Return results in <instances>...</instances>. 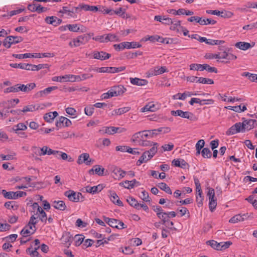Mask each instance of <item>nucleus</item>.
I'll return each instance as SVG.
<instances>
[{
  "label": "nucleus",
  "mask_w": 257,
  "mask_h": 257,
  "mask_svg": "<svg viewBox=\"0 0 257 257\" xmlns=\"http://www.w3.org/2000/svg\"><path fill=\"white\" fill-rule=\"evenodd\" d=\"M60 155L61 156V159L64 160H66L68 159V161L69 162H72L74 161V159L72 157H68L67 154L65 153L61 152Z\"/></svg>",
  "instance_id": "61"
},
{
  "label": "nucleus",
  "mask_w": 257,
  "mask_h": 257,
  "mask_svg": "<svg viewBox=\"0 0 257 257\" xmlns=\"http://www.w3.org/2000/svg\"><path fill=\"white\" fill-rule=\"evenodd\" d=\"M204 65L205 64H196V63H193V64H191L190 65V69L191 70H197V71H202L204 70V68L203 67H204Z\"/></svg>",
  "instance_id": "34"
},
{
  "label": "nucleus",
  "mask_w": 257,
  "mask_h": 257,
  "mask_svg": "<svg viewBox=\"0 0 257 257\" xmlns=\"http://www.w3.org/2000/svg\"><path fill=\"white\" fill-rule=\"evenodd\" d=\"M235 46L242 50H246L252 46L250 43L245 42H238L235 44Z\"/></svg>",
  "instance_id": "20"
},
{
  "label": "nucleus",
  "mask_w": 257,
  "mask_h": 257,
  "mask_svg": "<svg viewBox=\"0 0 257 257\" xmlns=\"http://www.w3.org/2000/svg\"><path fill=\"white\" fill-rule=\"evenodd\" d=\"M61 240L63 243L69 247L72 242V235L69 232H65L62 235Z\"/></svg>",
  "instance_id": "14"
},
{
  "label": "nucleus",
  "mask_w": 257,
  "mask_h": 257,
  "mask_svg": "<svg viewBox=\"0 0 257 257\" xmlns=\"http://www.w3.org/2000/svg\"><path fill=\"white\" fill-rule=\"evenodd\" d=\"M224 42H225L223 40L209 39L208 44L210 45H220L221 44L224 43Z\"/></svg>",
  "instance_id": "55"
},
{
  "label": "nucleus",
  "mask_w": 257,
  "mask_h": 257,
  "mask_svg": "<svg viewBox=\"0 0 257 257\" xmlns=\"http://www.w3.org/2000/svg\"><path fill=\"white\" fill-rule=\"evenodd\" d=\"M152 143L154 144V143L145 140L144 139H140L139 141V145L144 147L151 146Z\"/></svg>",
  "instance_id": "59"
},
{
  "label": "nucleus",
  "mask_w": 257,
  "mask_h": 257,
  "mask_svg": "<svg viewBox=\"0 0 257 257\" xmlns=\"http://www.w3.org/2000/svg\"><path fill=\"white\" fill-rule=\"evenodd\" d=\"M126 201L131 206L134 207V208L138 210L140 209V204L138 203V201L135 198L132 196H129L127 198Z\"/></svg>",
  "instance_id": "24"
},
{
  "label": "nucleus",
  "mask_w": 257,
  "mask_h": 257,
  "mask_svg": "<svg viewBox=\"0 0 257 257\" xmlns=\"http://www.w3.org/2000/svg\"><path fill=\"white\" fill-rule=\"evenodd\" d=\"M12 38H14L12 36H8L3 41V45L7 48H10L12 44H15L21 42L23 41L22 37L15 38L17 40L15 42H12Z\"/></svg>",
  "instance_id": "6"
},
{
  "label": "nucleus",
  "mask_w": 257,
  "mask_h": 257,
  "mask_svg": "<svg viewBox=\"0 0 257 257\" xmlns=\"http://www.w3.org/2000/svg\"><path fill=\"white\" fill-rule=\"evenodd\" d=\"M75 245L79 246L83 242L84 240V237L81 234H77L75 236Z\"/></svg>",
  "instance_id": "45"
},
{
  "label": "nucleus",
  "mask_w": 257,
  "mask_h": 257,
  "mask_svg": "<svg viewBox=\"0 0 257 257\" xmlns=\"http://www.w3.org/2000/svg\"><path fill=\"white\" fill-rule=\"evenodd\" d=\"M79 9L78 7H74L71 10L68 9L67 7H63L62 10L59 11L60 13H65L70 17H73V14L77 12V10Z\"/></svg>",
  "instance_id": "19"
},
{
  "label": "nucleus",
  "mask_w": 257,
  "mask_h": 257,
  "mask_svg": "<svg viewBox=\"0 0 257 257\" xmlns=\"http://www.w3.org/2000/svg\"><path fill=\"white\" fill-rule=\"evenodd\" d=\"M154 211L156 212L157 215L159 218V216L162 215L164 212L162 207L160 206H156L154 207Z\"/></svg>",
  "instance_id": "60"
},
{
  "label": "nucleus",
  "mask_w": 257,
  "mask_h": 257,
  "mask_svg": "<svg viewBox=\"0 0 257 257\" xmlns=\"http://www.w3.org/2000/svg\"><path fill=\"white\" fill-rule=\"evenodd\" d=\"M124 183L127 184V186H123V187L126 189L133 188L136 185L139 186L140 185L139 182L137 181L136 179L131 181L125 180Z\"/></svg>",
  "instance_id": "26"
},
{
  "label": "nucleus",
  "mask_w": 257,
  "mask_h": 257,
  "mask_svg": "<svg viewBox=\"0 0 257 257\" xmlns=\"http://www.w3.org/2000/svg\"><path fill=\"white\" fill-rule=\"evenodd\" d=\"M76 76V80L77 81L79 79L81 80H84L86 79H88L89 78H91L93 77V75L91 74H82L81 76Z\"/></svg>",
  "instance_id": "56"
},
{
  "label": "nucleus",
  "mask_w": 257,
  "mask_h": 257,
  "mask_svg": "<svg viewBox=\"0 0 257 257\" xmlns=\"http://www.w3.org/2000/svg\"><path fill=\"white\" fill-rule=\"evenodd\" d=\"M36 230V229L35 228L34 230H33V232L31 233L29 229L25 226V227L21 230L20 234L23 236H26V235H28V234H33L34 233Z\"/></svg>",
  "instance_id": "52"
},
{
  "label": "nucleus",
  "mask_w": 257,
  "mask_h": 257,
  "mask_svg": "<svg viewBox=\"0 0 257 257\" xmlns=\"http://www.w3.org/2000/svg\"><path fill=\"white\" fill-rule=\"evenodd\" d=\"M158 143H154L153 147L149 150L145 151L137 162L136 165L140 166L143 163H146L151 159L157 152Z\"/></svg>",
  "instance_id": "1"
},
{
  "label": "nucleus",
  "mask_w": 257,
  "mask_h": 257,
  "mask_svg": "<svg viewBox=\"0 0 257 257\" xmlns=\"http://www.w3.org/2000/svg\"><path fill=\"white\" fill-rule=\"evenodd\" d=\"M65 196L67 197L69 200L74 202H78V198H77V193L73 190L67 191L64 193Z\"/></svg>",
  "instance_id": "16"
},
{
  "label": "nucleus",
  "mask_w": 257,
  "mask_h": 257,
  "mask_svg": "<svg viewBox=\"0 0 257 257\" xmlns=\"http://www.w3.org/2000/svg\"><path fill=\"white\" fill-rule=\"evenodd\" d=\"M158 186L160 189L163 190L167 193L169 194H172V192L171 191V189L165 183H160L158 185Z\"/></svg>",
  "instance_id": "29"
},
{
  "label": "nucleus",
  "mask_w": 257,
  "mask_h": 257,
  "mask_svg": "<svg viewBox=\"0 0 257 257\" xmlns=\"http://www.w3.org/2000/svg\"><path fill=\"white\" fill-rule=\"evenodd\" d=\"M71 124V121L68 118L64 116H61L59 120L56 122V125L57 127L69 126Z\"/></svg>",
  "instance_id": "11"
},
{
  "label": "nucleus",
  "mask_w": 257,
  "mask_h": 257,
  "mask_svg": "<svg viewBox=\"0 0 257 257\" xmlns=\"http://www.w3.org/2000/svg\"><path fill=\"white\" fill-rule=\"evenodd\" d=\"M110 198L111 201L119 206H123L122 202L119 200L118 195L114 191H110Z\"/></svg>",
  "instance_id": "15"
},
{
  "label": "nucleus",
  "mask_w": 257,
  "mask_h": 257,
  "mask_svg": "<svg viewBox=\"0 0 257 257\" xmlns=\"http://www.w3.org/2000/svg\"><path fill=\"white\" fill-rule=\"evenodd\" d=\"M196 83L213 84H214V81L211 79L204 77H198V80L196 81Z\"/></svg>",
  "instance_id": "36"
},
{
  "label": "nucleus",
  "mask_w": 257,
  "mask_h": 257,
  "mask_svg": "<svg viewBox=\"0 0 257 257\" xmlns=\"http://www.w3.org/2000/svg\"><path fill=\"white\" fill-rule=\"evenodd\" d=\"M2 194L4 195L5 198L8 199H16L17 195L16 192L9 191L7 192L6 190H2Z\"/></svg>",
  "instance_id": "22"
},
{
  "label": "nucleus",
  "mask_w": 257,
  "mask_h": 257,
  "mask_svg": "<svg viewBox=\"0 0 257 257\" xmlns=\"http://www.w3.org/2000/svg\"><path fill=\"white\" fill-rule=\"evenodd\" d=\"M125 45L126 48L127 49H131V48H140L142 47V45L140 44L139 43L136 42H125Z\"/></svg>",
  "instance_id": "37"
},
{
  "label": "nucleus",
  "mask_w": 257,
  "mask_h": 257,
  "mask_svg": "<svg viewBox=\"0 0 257 257\" xmlns=\"http://www.w3.org/2000/svg\"><path fill=\"white\" fill-rule=\"evenodd\" d=\"M56 17L55 16L47 17L45 19L46 23L48 24H51L54 26H56Z\"/></svg>",
  "instance_id": "48"
},
{
  "label": "nucleus",
  "mask_w": 257,
  "mask_h": 257,
  "mask_svg": "<svg viewBox=\"0 0 257 257\" xmlns=\"http://www.w3.org/2000/svg\"><path fill=\"white\" fill-rule=\"evenodd\" d=\"M131 83L133 85L137 86H144L148 83V81L146 79H140L139 78H130Z\"/></svg>",
  "instance_id": "17"
},
{
  "label": "nucleus",
  "mask_w": 257,
  "mask_h": 257,
  "mask_svg": "<svg viewBox=\"0 0 257 257\" xmlns=\"http://www.w3.org/2000/svg\"><path fill=\"white\" fill-rule=\"evenodd\" d=\"M204 66V67H203V68H204V70H206L208 72H210V73L214 72V73H216L218 72L217 69L215 67H211L207 64H205Z\"/></svg>",
  "instance_id": "51"
},
{
  "label": "nucleus",
  "mask_w": 257,
  "mask_h": 257,
  "mask_svg": "<svg viewBox=\"0 0 257 257\" xmlns=\"http://www.w3.org/2000/svg\"><path fill=\"white\" fill-rule=\"evenodd\" d=\"M90 39V35L89 34H86L83 36H79L73 39L74 45L75 47H78L88 42Z\"/></svg>",
  "instance_id": "5"
},
{
  "label": "nucleus",
  "mask_w": 257,
  "mask_h": 257,
  "mask_svg": "<svg viewBox=\"0 0 257 257\" xmlns=\"http://www.w3.org/2000/svg\"><path fill=\"white\" fill-rule=\"evenodd\" d=\"M52 206L55 209L60 210H65L66 208V205L63 201H54L52 203Z\"/></svg>",
  "instance_id": "18"
},
{
  "label": "nucleus",
  "mask_w": 257,
  "mask_h": 257,
  "mask_svg": "<svg viewBox=\"0 0 257 257\" xmlns=\"http://www.w3.org/2000/svg\"><path fill=\"white\" fill-rule=\"evenodd\" d=\"M53 81L57 82H68L75 81L76 80V76L74 75H65L64 76H54L52 79Z\"/></svg>",
  "instance_id": "4"
},
{
  "label": "nucleus",
  "mask_w": 257,
  "mask_h": 257,
  "mask_svg": "<svg viewBox=\"0 0 257 257\" xmlns=\"http://www.w3.org/2000/svg\"><path fill=\"white\" fill-rule=\"evenodd\" d=\"M171 114L173 116H179L182 118H187L189 120L195 121L197 117L191 112L183 111L182 110H172Z\"/></svg>",
  "instance_id": "3"
},
{
  "label": "nucleus",
  "mask_w": 257,
  "mask_h": 257,
  "mask_svg": "<svg viewBox=\"0 0 257 257\" xmlns=\"http://www.w3.org/2000/svg\"><path fill=\"white\" fill-rule=\"evenodd\" d=\"M234 127H235V131L236 133H239V132H245V124H242L241 122H237L236 123L233 125Z\"/></svg>",
  "instance_id": "33"
},
{
  "label": "nucleus",
  "mask_w": 257,
  "mask_h": 257,
  "mask_svg": "<svg viewBox=\"0 0 257 257\" xmlns=\"http://www.w3.org/2000/svg\"><path fill=\"white\" fill-rule=\"evenodd\" d=\"M142 195L140 197L145 202H150L149 194L146 191L144 190L142 192Z\"/></svg>",
  "instance_id": "57"
},
{
  "label": "nucleus",
  "mask_w": 257,
  "mask_h": 257,
  "mask_svg": "<svg viewBox=\"0 0 257 257\" xmlns=\"http://www.w3.org/2000/svg\"><path fill=\"white\" fill-rule=\"evenodd\" d=\"M93 58L94 59H99L100 60H105L109 59L111 55L109 53H106L104 51H94L93 53Z\"/></svg>",
  "instance_id": "9"
},
{
  "label": "nucleus",
  "mask_w": 257,
  "mask_h": 257,
  "mask_svg": "<svg viewBox=\"0 0 257 257\" xmlns=\"http://www.w3.org/2000/svg\"><path fill=\"white\" fill-rule=\"evenodd\" d=\"M173 24V26H172L170 27V29L172 30H176L178 32L179 31V29H178V27L181 28V21L179 20H174L173 21V23L171 24Z\"/></svg>",
  "instance_id": "49"
},
{
  "label": "nucleus",
  "mask_w": 257,
  "mask_h": 257,
  "mask_svg": "<svg viewBox=\"0 0 257 257\" xmlns=\"http://www.w3.org/2000/svg\"><path fill=\"white\" fill-rule=\"evenodd\" d=\"M16 156V153H13L12 154L4 155L2 154L0 155V157L2 158L3 160H11L15 159V156Z\"/></svg>",
  "instance_id": "54"
},
{
  "label": "nucleus",
  "mask_w": 257,
  "mask_h": 257,
  "mask_svg": "<svg viewBox=\"0 0 257 257\" xmlns=\"http://www.w3.org/2000/svg\"><path fill=\"white\" fill-rule=\"evenodd\" d=\"M154 134L152 130L140 131L134 134L131 140L132 142L135 143L138 141V139L153 138L155 137Z\"/></svg>",
  "instance_id": "2"
},
{
  "label": "nucleus",
  "mask_w": 257,
  "mask_h": 257,
  "mask_svg": "<svg viewBox=\"0 0 257 257\" xmlns=\"http://www.w3.org/2000/svg\"><path fill=\"white\" fill-rule=\"evenodd\" d=\"M89 155L88 153H83L81 154L79 157L77 161V163L78 164H82L83 163H85V164L87 165H90L91 159H90L89 160Z\"/></svg>",
  "instance_id": "12"
},
{
  "label": "nucleus",
  "mask_w": 257,
  "mask_h": 257,
  "mask_svg": "<svg viewBox=\"0 0 257 257\" xmlns=\"http://www.w3.org/2000/svg\"><path fill=\"white\" fill-rule=\"evenodd\" d=\"M80 8L85 11H89L92 12H97L98 11V8L96 6H89L88 5H82L80 6Z\"/></svg>",
  "instance_id": "30"
},
{
  "label": "nucleus",
  "mask_w": 257,
  "mask_h": 257,
  "mask_svg": "<svg viewBox=\"0 0 257 257\" xmlns=\"http://www.w3.org/2000/svg\"><path fill=\"white\" fill-rule=\"evenodd\" d=\"M114 87L117 96L123 94V93L126 90L125 88H124L122 85H120L114 86Z\"/></svg>",
  "instance_id": "41"
},
{
  "label": "nucleus",
  "mask_w": 257,
  "mask_h": 257,
  "mask_svg": "<svg viewBox=\"0 0 257 257\" xmlns=\"http://www.w3.org/2000/svg\"><path fill=\"white\" fill-rule=\"evenodd\" d=\"M54 56V54L51 53H34V58H41L42 57H53Z\"/></svg>",
  "instance_id": "40"
},
{
  "label": "nucleus",
  "mask_w": 257,
  "mask_h": 257,
  "mask_svg": "<svg viewBox=\"0 0 257 257\" xmlns=\"http://www.w3.org/2000/svg\"><path fill=\"white\" fill-rule=\"evenodd\" d=\"M58 89L57 86H51L49 87L48 88H46V89H44L43 90H41L38 92H37L35 94V97L36 98H40L42 97H45L48 94L50 93L52 91L56 90Z\"/></svg>",
  "instance_id": "8"
},
{
  "label": "nucleus",
  "mask_w": 257,
  "mask_h": 257,
  "mask_svg": "<svg viewBox=\"0 0 257 257\" xmlns=\"http://www.w3.org/2000/svg\"><path fill=\"white\" fill-rule=\"evenodd\" d=\"M201 155L204 158L209 159L211 157L212 153L208 148H204L201 151Z\"/></svg>",
  "instance_id": "38"
},
{
  "label": "nucleus",
  "mask_w": 257,
  "mask_h": 257,
  "mask_svg": "<svg viewBox=\"0 0 257 257\" xmlns=\"http://www.w3.org/2000/svg\"><path fill=\"white\" fill-rule=\"evenodd\" d=\"M94 106H93V105H90L84 108L85 113L88 116H91L93 113L94 109Z\"/></svg>",
  "instance_id": "53"
},
{
  "label": "nucleus",
  "mask_w": 257,
  "mask_h": 257,
  "mask_svg": "<svg viewBox=\"0 0 257 257\" xmlns=\"http://www.w3.org/2000/svg\"><path fill=\"white\" fill-rule=\"evenodd\" d=\"M206 244L210 245L213 248L216 250H221V242L218 243L214 240H210L206 241Z\"/></svg>",
  "instance_id": "27"
},
{
  "label": "nucleus",
  "mask_w": 257,
  "mask_h": 257,
  "mask_svg": "<svg viewBox=\"0 0 257 257\" xmlns=\"http://www.w3.org/2000/svg\"><path fill=\"white\" fill-rule=\"evenodd\" d=\"M39 107L40 106L38 105H33V104L28 105L24 106V107L22 109V112H27L28 111L32 112V111L38 110L39 109Z\"/></svg>",
  "instance_id": "28"
},
{
  "label": "nucleus",
  "mask_w": 257,
  "mask_h": 257,
  "mask_svg": "<svg viewBox=\"0 0 257 257\" xmlns=\"http://www.w3.org/2000/svg\"><path fill=\"white\" fill-rule=\"evenodd\" d=\"M256 122V120L250 119L243 121L242 123L245 124V131H249L254 127V124Z\"/></svg>",
  "instance_id": "23"
},
{
  "label": "nucleus",
  "mask_w": 257,
  "mask_h": 257,
  "mask_svg": "<svg viewBox=\"0 0 257 257\" xmlns=\"http://www.w3.org/2000/svg\"><path fill=\"white\" fill-rule=\"evenodd\" d=\"M253 29H257V22L243 27V29L245 30H252Z\"/></svg>",
  "instance_id": "64"
},
{
  "label": "nucleus",
  "mask_w": 257,
  "mask_h": 257,
  "mask_svg": "<svg viewBox=\"0 0 257 257\" xmlns=\"http://www.w3.org/2000/svg\"><path fill=\"white\" fill-rule=\"evenodd\" d=\"M245 220V218L240 214H237L231 217L229 222L232 223H235L239 221H243Z\"/></svg>",
  "instance_id": "32"
},
{
  "label": "nucleus",
  "mask_w": 257,
  "mask_h": 257,
  "mask_svg": "<svg viewBox=\"0 0 257 257\" xmlns=\"http://www.w3.org/2000/svg\"><path fill=\"white\" fill-rule=\"evenodd\" d=\"M53 115L51 114V113L49 112L47 113H46L44 116V119L45 120L48 122H52L54 119V118L52 117Z\"/></svg>",
  "instance_id": "62"
},
{
  "label": "nucleus",
  "mask_w": 257,
  "mask_h": 257,
  "mask_svg": "<svg viewBox=\"0 0 257 257\" xmlns=\"http://www.w3.org/2000/svg\"><path fill=\"white\" fill-rule=\"evenodd\" d=\"M104 170V168L101 167V166L96 165L91 169L89 170V173L90 175H92L95 172L96 174L101 176L103 175Z\"/></svg>",
  "instance_id": "13"
},
{
  "label": "nucleus",
  "mask_w": 257,
  "mask_h": 257,
  "mask_svg": "<svg viewBox=\"0 0 257 257\" xmlns=\"http://www.w3.org/2000/svg\"><path fill=\"white\" fill-rule=\"evenodd\" d=\"M105 128L104 133L106 134L113 135L115 133H121L125 132L126 129L123 127H114V126H106L104 127Z\"/></svg>",
  "instance_id": "7"
},
{
  "label": "nucleus",
  "mask_w": 257,
  "mask_h": 257,
  "mask_svg": "<svg viewBox=\"0 0 257 257\" xmlns=\"http://www.w3.org/2000/svg\"><path fill=\"white\" fill-rule=\"evenodd\" d=\"M113 67H102L97 69L99 73H113Z\"/></svg>",
  "instance_id": "43"
},
{
  "label": "nucleus",
  "mask_w": 257,
  "mask_h": 257,
  "mask_svg": "<svg viewBox=\"0 0 257 257\" xmlns=\"http://www.w3.org/2000/svg\"><path fill=\"white\" fill-rule=\"evenodd\" d=\"M113 47L115 50L119 51L121 50L126 48L124 42H122L119 44H114Z\"/></svg>",
  "instance_id": "63"
},
{
  "label": "nucleus",
  "mask_w": 257,
  "mask_h": 257,
  "mask_svg": "<svg viewBox=\"0 0 257 257\" xmlns=\"http://www.w3.org/2000/svg\"><path fill=\"white\" fill-rule=\"evenodd\" d=\"M159 218L161 220L162 224L164 225H166V223L169 222V216L167 214L166 212H164V213L161 216H159Z\"/></svg>",
  "instance_id": "47"
},
{
  "label": "nucleus",
  "mask_w": 257,
  "mask_h": 257,
  "mask_svg": "<svg viewBox=\"0 0 257 257\" xmlns=\"http://www.w3.org/2000/svg\"><path fill=\"white\" fill-rule=\"evenodd\" d=\"M36 85L35 83H30L25 85V93H28L29 92L31 91L36 87Z\"/></svg>",
  "instance_id": "58"
},
{
  "label": "nucleus",
  "mask_w": 257,
  "mask_h": 257,
  "mask_svg": "<svg viewBox=\"0 0 257 257\" xmlns=\"http://www.w3.org/2000/svg\"><path fill=\"white\" fill-rule=\"evenodd\" d=\"M206 99L201 100L198 98H192L189 101V104L191 105H193L194 103H196L199 104L200 105H202L205 104V101Z\"/></svg>",
  "instance_id": "42"
},
{
  "label": "nucleus",
  "mask_w": 257,
  "mask_h": 257,
  "mask_svg": "<svg viewBox=\"0 0 257 257\" xmlns=\"http://www.w3.org/2000/svg\"><path fill=\"white\" fill-rule=\"evenodd\" d=\"M67 28L70 31L74 32H84L85 31L83 29H80L79 27H78V25L76 24H69L67 25Z\"/></svg>",
  "instance_id": "31"
},
{
  "label": "nucleus",
  "mask_w": 257,
  "mask_h": 257,
  "mask_svg": "<svg viewBox=\"0 0 257 257\" xmlns=\"http://www.w3.org/2000/svg\"><path fill=\"white\" fill-rule=\"evenodd\" d=\"M130 110V107H124L120 108L117 109H115L113 111L114 112L115 114L117 115H121L123 113H124Z\"/></svg>",
  "instance_id": "44"
},
{
  "label": "nucleus",
  "mask_w": 257,
  "mask_h": 257,
  "mask_svg": "<svg viewBox=\"0 0 257 257\" xmlns=\"http://www.w3.org/2000/svg\"><path fill=\"white\" fill-rule=\"evenodd\" d=\"M4 206L8 209H13V210H17L18 208V205L16 204L15 201H8L5 203Z\"/></svg>",
  "instance_id": "35"
},
{
  "label": "nucleus",
  "mask_w": 257,
  "mask_h": 257,
  "mask_svg": "<svg viewBox=\"0 0 257 257\" xmlns=\"http://www.w3.org/2000/svg\"><path fill=\"white\" fill-rule=\"evenodd\" d=\"M167 72V69L166 67L162 66L160 68L158 66L155 67L154 68L151 69L149 71V75L150 76H155L160 74H162L164 72Z\"/></svg>",
  "instance_id": "10"
},
{
  "label": "nucleus",
  "mask_w": 257,
  "mask_h": 257,
  "mask_svg": "<svg viewBox=\"0 0 257 257\" xmlns=\"http://www.w3.org/2000/svg\"><path fill=\"white\" fill-rule=\"evenodd\" d=\"M105 42H107L109 41L113 42V41H119V39L114 34H108L105 37Z\"/></svg>",
  "instance_id": "39"
},
{
  "label": "nucleus",
  "mask_w": 257,
  "mask_h": 257,
  "mask_svg": "<svg viewBox=\"0 0 257 257\" xmlns=\"http://www.w3.org/2000/svg\"><path fill=\"white\" fill-rule=\"evenodd\" d=\"M125 55L126 56V57L128 59H133L134 58H136L138 56V55H142V52H139V53L136 52V53H132L131 52H126L125 53Z\"/></svg>",
  "instance_id": "50"
},
{
  "label": "nucleus",
  "mask_w": 257,
  "mask_h": 257,
  "mask_svg": "<svg viewBox=\"0 0 257 257\" xmlns=\"http://www.w3.org/2000/svg\"><path fill=\"white\" fill-rule=\"evenodd\" d=\"M104 220L105 222L108 223L110 226L113 228H119V226L117 225L119 220L104 217Z\"/></svg>",
  "instance_id": "21"
},
{
  "label": "nucleus",
  "mask_w": 257,
  "mask_h": 257,
  "mask_svg": "<svg viewBox=\"0 0 257 257\" xmlns=\"http://www.w3.org/2000/svg\"><path fill=\"white\" fill-rule=\"evenodd\" d=\"M217 205V200L215 199L209 200V208L211 212H213L216 208Z\"/></svg>",
  "instance_id": "46"
},
{
  "label": "nucleus",
  "mask_w": 257,
  "mask_h": 257,
  "mask_svg": "<svg viewBox=\"0 0 257 257\" xmlns=\"http://www.w3.org/2000/svg\"><path fill=\"white\" fill-rule=\"evenodd\" d=\"M27 128V126L23 123H19L17 125H14L13 130L18 135H20L19 131H25Z\"/></svg>",
  "instance_id": "25"
}]
</instances>
